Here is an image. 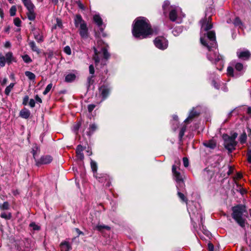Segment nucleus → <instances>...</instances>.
Returning <instances> with one entry per match:
<instances>
[{
    "instance_id": "obj_1",
    "label": "nucleus",
    "mask_w": 251,
    "mask_h": 251,
    "mask_svg": "<svg viewBox=\"0 0 251 251\" xmlns=\"http://www.w3.org/2000/svg\"><path fill=\"white\" fill-rule=\"evenodd\" d=\"M201 25L200 41L201 44L208 50L207 57L212 63L223 62L222 56L218 54L217 43L216 40L215 33L209 31L212 28L210 17H205L200 21Z\"/></svg>"
},
{
    "instance_id": "obj_2",
    "label": "nucleus",
    "mask_w": 251,
    "mask_h": 251,
    "mask_svg": "<svg viewBox=\"0 0 251 251\" xmlns=\"http://www.w3.org/2000/svg\"><path fill=\"white\" fill-rule=\"evenodd\" d=\"M132 32L134 37L139 39L146 38L150 35L157 33L151 28L149 20L142 17L135 20Z\"/></svg>"
},
{
    "instance_id": "obj_3",
    "label": "nucleus",
    "mask_w": 251,
    "mask_h": 251,
    "mask_svg": "<svg viewBox=\"0 0 251 251\" xmlns=\"http://www.w3.org/2000/svg\"><path fill=\"white\" fill-rule=\"evenodd\" d=\"M95 54L93 57L96 66L99 63L105 65L106 60L109 58L110 54L107 51V46L102 41L99 40L97 41V46L94 47Z\"/></svg>"
},
{
    "instance_id": "obj_4",
    "label": "nucleus",
    "mask_w": 251,
    "mask_h": 251,
    "mask_svg": "<svg viewBox=\"0 0 251 251\" xmlns=\"http://www.w3.org/2000/svg\"><path fill=\"white\" fill-rule=\"evenodd\" d=\"M232 211L233 218L239 225L241 227H244L247 217V212L245 207L243 205L234 206L232 208Z\"/></svg>"
},
{
    "instance_id": "obj_5",
    "label": "nucleus",
    "mask_w": 251,
    "mask_h": 251,
    "mask_svg": "<svg viewBox=\"0 0 251 251\" xmlns=\"http://www.w3.org/2000/svg\"><path fill=\"white\" fill-rule=\"evenodd\" d=\"M187 210L192 221H193L195 217L200 218L201 219V223L202 224L203 220L204 218V217L203 216V212L200 208L199 203L191 202L188 204Z\"/></svg>"
},
{
    "instance_id": "obj_6",
    "label": "nucleus",
    "mask_w": 251,
    "mask_h": 251,
    "mask_svg": "<svg viewBox=\"0 0 251 251\" xmlns=\"http://www.w3.org/2000/svg\"><path fill=\"white\" fill-rule=\"evenodd\" d=\"M237 135V133L234 132L231 134V136L227 134H224L223 136V138L224 140V146L229 152H231L235 149L237 145V142L235 141V139Z\"/></svg>"
},
{
    "instance_id": "obj_7",
    "label": "nucleus",
    "mask_w": 251,
    "mask_h": 251,
    "mask_svg": "<svg viewBox=\"0 0 251 251\" xmlns=\"http://www.w3.org/2000/svg\"><path fill=\"white\" fill-rule=\"evenodd\" d=\"M184 15L182 13L181 9L178 7H171L169 13V18L172 22L180 23Z\"/></svg>"
},
{
    "instance_id": "obj_8",
    "label": "nucleus",
    "mask_w": 251,
    "mask_h": 251,
    "mask_svg": "<svg viewBox=\"0 0 251 251\" xmlns=\"http://www.w3.org/2000/svg\"><path fill=\"white\" fill-rule=\"evenodd\" d=\"M91 167L94 174V176L101 183H103L104 181H106L108 179V176L105 174L99 175L97 173V164L91 159Z\"/></svg>"
},
{
    "instance_id": "obj_9",
    "label": "nucleus",
    "mask_w": 251,
    "mask_h": 251,
    "mask_svg": "<svg viewBox=\"0 0 251 251\" xmlns=\"http://www.w3.org/2000/svg\"><path fill=\"white\" fill-rule=\"evenodd\" d=\"M172 172L174 179L177 183V188L179 189V187H183L184 185L183 178L180 173L176 171V167L175 165H173L172 167Z\"/></svg>"
},
{
    "instance_id": "obj_10",
    "label": "nucleus",
    "mask_w": 251,
    "mask_h": 251,
    "mask_svg": "<svg viewBox=\"0 0 251 251\" xmlns=\"http://www.w3.org/2000/svg\"><path fill=\"white\" fill-rule=\"evenodd\" d=\"M154 44L156 48L164 50L168 47V41L163 37H157L154 40Z\"/></svg>"
},
{
    "instance_id": "obj_11",
    "label": "nucleus",
    "mask_w": 251,
    "mask_h": 251,
    "mask_svg": "<svg viewBox=\"0 0 251 251\" xmlns=\"http://www.w3.org/2000/svg\"><path fill=\"white\" fill-rule=\"evenodd\" d=\"M93 20L98 27L100 28V29L101 32V35L103 37H105L106 35L103 32V30L105 26L103 24L102 19L100 16L98 14L95 15L93 17Z\"/></svg>"
},
{
    "instance_id": "obj_12",
    "label": "nucleus",
    "mask_w": 251,
    "mask_h": 251,
    "mask_svg": "<svg viewBox=\"0 0 251 251\" xmlns=\"http://www.w3.org/2000/svg\"><path fill=\"white\" fill-rule=\"evenodd\" d=\"M111 88L107 85H102L99 88V91L102 99L104 100L109 95Z\"/></svg>"
},
{
    "instance_id": "obj_13",
    "label": "nucleus",
    "mask_w": 251,
    "mask_h": 251,
    "mask_svg": "<svg viewBox=\"0 0 251 251\" xmlns=\"http://www.w3.org/2000/svg\"><path fill=\"white\" fill-rule=\"evenodd\" d=\"M237 56L243 60H248L251 56L250 51L247 50H238L237 51Z\"/></svg>"
},
{
    "instance_id": "obj_14",
    "label": "nucleus",
    "mask_w": 251,
    "mask_h": 251,
    "mask_svg": "<svg viewBox=\"0 0 251 251\" xmlns=\"http://www.w3.org/2000/svg\"><path fill=\"white\" fill-rule=\"evenodd\" d=\"M52 160L50 155H44L42 156L39 160L36 161V164L39 165L41 164H47L50 163Z\"/></svg>"
},
{
    "instance_id": "obj_15",
    "label": "nucleus",
    "mask_w": 251,
    "mask_h": 251,
    "mask_svg": "<svg viewBox=\"0 0 251 251\" xmlns=\"http://www.w3.org/2000/svg\"><path fill=\"white\" fill-rule=\"evenodd\" d=\"M79 32L80 36L83 38L86 39L88 36V31L86 24L84 25H81L79 27Z\"/></svg>"
},
{
    "instance_id": "obj_16",
    "label": "nucleus",
    "mask_w": 251,
    "mask_h": 251,
    "mask_svg": "<svg viewBox=\"0 0 251 251\" xmlns=\"http://www.w3.org/2000/svg\"><path fill=\"white\" fill-rule=\"evenodd\" d=\"M86 23L82 19L80 15H77L75 18V25L76 27H80L81 25H84Z\"/></svg>"
},
{
    "instance_id": "obj_17",
    "label": "nucleus",
    "mask_w": 251,
    "mask_h": 251,
    "mask_svg": "<svg viewBox=\"0 0 251 251\" xmlns=\"http://www.w3.org/2000/svg\"><path fill=\"white\" fill-rule=\"evenodd\" d=\"M22 1L27 10L35 8V6L31 0H22Z\"/></svg>"
},
{
    "instance_id": "obj_18",
    "label": "nucleus",
    "mask_w": 251,
    "mask_h": 251,
    "mask_svg": "<svg viewBox=\"0 0 251 251\" xmlns=\"http://www.w3.org/2000/svg\"><path fill=\"white\" fill-rule=\"evenodd\" d=\"M199 114V112H197L194 108L190 112L189 116L187 119H186L184 121V122H188L191 120L195 116L198 115Z\"/></svg>"
},
{
    "instance_id": "obj_19",
    "label": "nucleus",
    "mask_w": 251,
    "mask_h": 251,
    "mask_svg": "<svg viewBox=\"0 0 251 251\" xmlns=\"http://www.w3.org/2000/svg\"><path fill=\"white\" fill-rule=\"evenodd\" d=\"M61 251H70L71 250V247L67 242L62 243L60 245Z\"/></svg>"
},
{
    "instance_id": "obj_20",
    "label": "nucleus",
    "mask_w": 251,
    "mask_h": 251,
    "mask_svg": "<svg viewBox=\"0 0 251 251\" xmlns=\"http://www.w3.org/2000/svg\"><path fill=\"white\" fill-rule=\"evenodd\" d=\"M5 59L8 64L11 63L12 61H15L13 57V53L11 52H8L5 54Z\"/></svg>"
},
{
    "instance_id": "obj_21",
    "label": "nucleus",
    "mask_w": 251,
    "mask_h": 251,
    "mask_svg": "<svg viewBox=\"0 0 251 251\" xmlns=\"http://www.w3.org/2000/svg\"><path fill=\"white\" fill-rule=\"evenodd\" d=\"M30 111L27 109H24L20 112V116L24 119H27L30 116Z\"/></svg>"
},
{
    "instance_id": "obj_22",
    "label": "nucleus",
    "mask_w": 251,
    "mask_h": 251,
    "mask_svg": "<svg viewBox=\"0 0 251 251\" xmlns=\"http://www.w3.org/2000/svg\"><path fill=\"white\" fill-rule=\"evenodd\" d=\"M28 44L32 51L36 52L37 54H39L40 53V50L36 46V44L34 41H29Z\"/></svg>"
},
{
    "instance_id": "obj_23",
    "label": "nucleus",
    "mask_w": 251,
    "mask_h": 251,
    "mask_svg": "<svg viewBox=\"0 0 251 251\" xmlns=\"http://www.w3.org/2000/svg\"><path fill=\"white\" fill-rule=\"evenodd\" d=\"M204 146L211 149H213L216 147V142L214 140H210L203 143Z\"/></svg>"
},
{
    "instance_id": "obj_24",
    "label": "nucleus",
    "mask_w": 251,
    "mask_h": 251,
    "mask_svg": "<svg viewBox=\"0 0 251 251\" xmlns=\"http://www.w3.org/2000/svg\"><path fill=\"white\" fill-rule=\"evenodd\" d=\"M76 75L74 74H69L65 76V81L67 82H71L75 80Z\"/></svg>"
},
{
    "instance_id": "obj_25",
    "label": "nucleus",
    "mask_w": 251,
    "mask_h": 251,
    "mask_svg": "<svg viewBox=\"0 0 251 251\" xmlns=\"http://www.w3.org/2000/svg\"><path fill=\"white\" fill-rule=\"evenodd\" d=\"M182 31V27L179 26L176 27L172 30V33L175 36L179 35Z\"/></svg>"
},
{
    "instance_id": "obj_26",
    "label": "nucleus",
    "mask_w": 251,
    "mask_h": 251,
    "mask_svg": "<svg viewBox=\"0 0 251 251\" xmlns=\"http://www.w3.org/2000/svg\"><path fill=\"white\" fill-rule=\"evenodd\" d=\"M28 19L30 21H33L35 19V14L34 12V9L28 10L27 13Z\"/></svg>"
},
{
    "instance_id": "obj_27",
    "label": "nucleus",
    "mask_w": 251,
    "mask_h": 251,
    "mask_svg": "<svg viewBox=\"0 0 251 251\" xmlns=\"http://www.w3.org/2000/svg\"><path fill=\"white\" fill-rule=\"evenodd\" d=\"M34 36L35 39L38 43H41L43 41V36L42 34H40L39 32L34 33Z\"/></svg>"
},
{
    "instance_id": "obj_28",
    "label": "nucleus",
    "mask_w": 251,
    "mask_h": 251,
    "mask_svg": "<svg viewBox=\"0 0 251 251\" xmlns=\"http://www.w3.org/2000/svg\"><path fill=\"white\" fill-rule=\"evenodd\" d=\"M14 85V83H11L8 86L6 87L4 91V93L6 95L8 96L9 95Z\"/></svg>"
},
{
    "instance_id": "obj_29",
    "label": "nucleus",
    "mask_w": 251,
    "mask_h": 251,
    "mask_svg": "<svg viewBox=\"0 0 251 251\" xmlns=\"http://www.w3.org/2000/svg\"><path fill=\"white\" fill-rule=\"evenodd\" d=\"M97 129V126L96 124H93L90 125L88 134L91 135Z\"/></svg>"
},
{
    "instance_id": "obj_30",
    "label": "nucleus",
    "mask_w": 251,
    "mask_h": 251,
    "mask_svg": "<svg viewBox=\"0 0 251 251\" xmlns=\"http://www.w3.org/2000/svg\"><path fill=\"white\" fill-rule=\"evenodd\" d=\"M95 229L99 231H101L103 229L109 230L110 228L108 226L99 224L95 227Z\"/></svg>"
},
{
    "instance_id": "obj_31",
    "label": "nucleus",
    "mask_w": 251,
    "mask_h": 251,
    "mask_svg": "<svg viewBox=\"0 0 251 251\" xmlns=\"http://www.w3.org/2000/svg\"><path fill=\"white\" fill-rule=\"evenodd\" d=\"M89 73L90 74L92 75L91 76L88 77V80L89 82L90 83L92 78L94 76L93 75L94 74V73H95V69H94V67L93 66V65H90L89 66Z\"/></svg>"
},
{
    "instance_id": "obj_32",
    "label": "nucleus",
    "mask_w": 251,
    "mask_h": 251,
    "mask_svg": "<svg viewBox=\"0 0 251 251\" xmlns=\"http://www.w3.org/2000/svg\"><path fill=\"white\" fill-rule=\"evenodd\" d=\"M247 138V134L245 132H243L239 137V141L241 144H244L246 142Z\"/></svg>"
},
{
    "instance_id": "obj_33",
    "label": "nucleus",
    "mask_w": 251,
    "mask_h": 251,
    "mask_svg": "<svg viewBox=\"0 0 251 251\" xmlns=\"http://www.w3.org/2000/svg\"><path fill=\"white\" fill-rule=\"evenodd\" d=\"M234 67L236 71L238 72H242L244 70L243 65L240 63H236L234 65Z\"/></svg>"
},
{
    "instance_id": "obj_34",
    "label": "nucleus",
    "mask_w": 251,
    "mask_h": 251,
    "mask_svg": "<svg viewBox=\"0 0 251 251\" xmlns=\"http://www.w3.org/2000/svg\"><path fill=\"white\" fill-rule=\"evenodd\" d=\"M25 75L30 79L34 80L35 78V75L32 72L29 71H26Z\"/></svg>"
},
{
    "instance_id": "obj_35",
    "label": "nucleus",
    "mask_w": 251,
    "mask_h": 251,
    "mask_svg": "<svg viewBox=\"0 0 251 251\" xmlns=\"http://www.w3.org/2000/svg\"><path fill=\"white\" fill-rule=\"evenodd\" d=\"M173 125H176V126H173V129L174 130H176L177 127V121H178V116L176 115H174L173 116Z\"/></svg>"
},
{
    "instance_id": "obj_36",
    "label": "nucleus",
    "mask_w": 251,
    "mask_h": 251,
    "mask_svg": "<svg viewBox=\"0 0 251 251\" xmlns=\"http://www.w3.org/2000/svg\"><path fill=\"white\" fill-rule=\"evenodd\" d=\"M233 72H234V71H233V69L232 67H228L227 68V73L228 75L237 77V75H234Z\"/></svg>"
},
{
    "instance_id": "obj_37",
    "label": "nucleus",
    "mask_w": 251,
    "mask_h": 251,
    "mask_svg": "<svg viewBox=\"0 0 251 251\" xmlns=\"http://www.w3.org/2000/svg\"><path fill=\"white\" fill-rule=\"evenodd\" d=\"M22 58L24 62L26 63H30L32 61L31 58L27 54L22 56Z\"/></svg>"
},
{
    "instance_id": "obj_38",
    "label": "nucleus",
    "mask_w": 251,
    "mask_h": 251,
    "mask_svg": "<svg viewBox=\"0 0 251 251\" xmlns=\"http://www.w3.org/2000/svg\"><path fill=\"white\" fill-rule=\"evenodd\" d=\"M6 62L5 56L0 55V66L3 67L5 66Z\"/></svg>"
},
{
    "instance_id": "obj_39",
    "label": "nucleus",
    "mask_w": 251,
    "mask_h": 251,
    "mask_svg": "<svg viewBox=\"0 0 251 251\" xmlns=\"http://www.w3.org/2000/svg\"><path fill=\"white\" fill-rule=\"evenodd\" d=\"M0 217L5 219H10L11 217V215L10 213H6L5 212H3L1 213Z\"/></svg>"
},
{
    "instance_id": "obj_40",
    "label": "nucleus",
    "mask_w": 251,
    "mask_h": 251,
    "mask_svg": "<svg viewBox=\"0 0 251 251\" xmlns=\"http://www.w3.org/2000/svg\"><path fill=\"white\" fill-rule=\"evenodd\" d=\"M17 8L16 6H12L10 9V14L11 16H14L16 14Z\"/></svg>"
},
{
    "instance_id": "obj_41",
    "label": "nucleus",
    "mask_w": 251,
    "mask_h": 251,
    "mask_svg": "<svg viewBox=\"0 0 251 251\" xmlns=\"http://www.w3.org/2000/svg\"><path fill=\"white\" fill-rule=\"evenodd\" d=\"M52 86V84L51 83L48 84L47 85V86L46 87L45 90L43 92V94L44 95H47L49 92V91L51 90Z\"/></svg>"
},
{
    "instance_id": "obj_42",
    "label": "nucleus",
    "mask_w": 251,
    "mask_h": 251,
    "mask_svg": "<svg viewBox=\"0 0 251 251\" xmlns=\"http://www.w3.org/2000/svg\"><path fill=\"white\" fill-rule=\"evenodd\" d=\"M177 195H178V196L179 197V198L182 201L186 202H187V200L186 198L185 197V196L184 195V194H183L182 193L178 191Z\"/></svg>"
},
{
    "instance_id": "obj_43",
    "label": "nucleus",
    "mask_w": 251,
    "mask_h": 251,
    "mask_svg": "<svg viewBox=\"0 0 251 251\" xmlns=\"http://www.w3.org/2000/svg\"><path fill=\"white\" fill-rule=\"evenodd\" d=\"M38 147L37 145H35L32 148V153L34 158L35 159V155L37 152L38 151Z\"/></svg>"
},
{
    "instance_id": "obj_44",
    "label": "nucleus",
    "mask_w": 251,
    "mask_h": 251,
    "mask_svg": "<svg viewBox=\"0 0 251 251\" xmlns=\"http://www.w3.org/2000/svg\"><path fill=\"white\" fill-rule=\"evenodd\" d=\"M186 126H183L179 132V137L180 139L183 137V136L184 135V133L186 131Z\"/></svg>"
},
{
    "instance_id": "obj_45",
    "label": "nucleus",
    "mask_w": 251,
    "mask_h": 251,
    "mask_svg": "<svg viewBox=\"0 0 251 251\" xmlns=\"http://www.w3.org/2000/svg\"><path fill=\"white\" fill-rule=\"evenodd\" d=\"M64 51L68 55L71 54V53H72L71 49L69 46H67L64 48Z\"/></svg>"
},
{
    "instance_id": "obj_46",
    "label": "nucleus",
    "mask_w": 251,
    "mask_h": 251,
    "mask_svg": "<svg viewBox=\"0 0 251 251\" xmlns=\"http://www.w3.org/2000/svg\"><path fill=\"white\" fill-rule=\"evenodd\" d=\"M14 23L17 26H20L21 24V21L19 18H16L14 20Z\"/></svg>"
},
{
    "instance_id": "obj_47",
    "label": "nucleus",
    "mask_w": 251,
    "mask_h": 251,
    "mask_svg": "<svg viewBox=\"0 0 251 251\" xmlns=\"http://www.w3.org/2000/svg\"><path fill=\"white\" fill-rule=\"evenodd\" d=\"M0 207L2 209H8L9 208V203L5 201L3 204L0 205Z\"/></svg>"
},
{
    "instance_id": "obj_48",
    "label": "nucleus",
    "mask_w": 251,
    "mask_h": 251,
    "mask_svg": "<svg viewBox=\"0 0 251 251\" xmlns=\"http://www.w3.org/2000/svg\"><path fill=\"white\" fill-rule=\"evenodd\" d=\"M234 25L235 26H240L242 25V23L239 18H236L234 21Z\"/></svg>"
},
{
    "instance_id": "obj_49",
    "label": "nucleus",
    "mask_w": 251,
    "mask_h": 251,
    "mask_svg": "<svg viewBox=\"0 0 251 251\" xmlns=\"http://www.w3.org/2000/svg\"><path fill=\"white\" fill-rule=\"evenodd\" d=\"M29 226L33 228V230H39L40 229L39 226L36 225L34 223H31L30 224Z\"/></svg>"
},
{
    "instance_id": "obj_50",
    "label": "nucleus",
    "mask_w": 251,
    "mask_h": 251,
    "mask_svg": "<svg viewBox=\"0 0 251 251\" xmlns=\"http://www.w3.org/2000/svg\"><path fill=\"white\" fill-rule=\"evenodd\" d=\"M212 85L217 89H220L221 83H218L215 80L212 81Z\"/></svg>"
},
{
    "instance_id": "obj_51",
    "label": "nucleus",
    "mask_w": 251,
    "mask_h": 251,
    "mask_svg": "<svg viewBox=\"0 0 251 251\" xmlns=\"http://www.w3.org/2000/svg\"><path fill=\"white\" fill-rule=\"evenodd\" d=\"M183 165L185 167H187L189 166V163L187 158L184 157L183 158Z\"/></svg>"
},
{
    "instance_id": "obj_52",
    "label": "nucleus",
    "mask_w": 251,
    "mask_h": 251,
    "mask_svg": "<svg viewBox=\"0 0 251 251\" xmlns=\"http://www.w3.org/2000/svg\"><path fill=\"white\" fill-rule=\"evenodd\" d=\"M77 157L78 159L82 160L84 158V155L82 152H76Z\"/></svg>"
},
{
    "instance_id": "obj_53",
    "label": "nucleus",
    "mask_w": 251,
    "mask_h": 251,
    "mask_svg": "<svg viewBox=\"0 0 251 251\" xmlns=\"http://www.w3.org/2000/svg\"><path fill=\"white\" fill-rule=\"evenodd\" d=\"M170 5V2L168 0H166L164 1V4L163 5V8L164 10V12H165V10H166L167 7L169 6Z\"/></svg>"
},
{
    "instance_id": "obj_54",
    "label": "nucleus",
    "mask_w": 251,
    "mask_h": 251,
    "mask_svg": "<svg viewBox=\"0 0 251 251\" xmlns=\"http://www.w3.org/2000/svg\"><path fill=\"white\" fill-rule=\"evenodd\" d=\"M96 105L94 104H91L88 106V110L89 112H91L95 108Z\"/></svg>"
},
{
    "instance_id": "obj_55",
    "label": "nucleus",
    "mask_w": 251,
    "mask_h": 251,
    "mask_svg": "<svg viewBox=\"0 0 251 251\" xmlns=\"http://www.w3.org/2000/svg\"><path fill=\"white\" fill-rule=\"evenodd\" d=\"M248 161L251 163V150H249L247 152Z\"/></svg>"
},
{
    "instance_id": "obj_56",
    "label": "nucleus",
    "mask_w": 251,
    "mask_h": 251,
    "mask_svg": "<svg viewBox=\"0 0 251 251\" xmlns=\"http://www.w3.org/2000/svg\"><path fill=\"white\" fill-rule=\"evenodd\" d=\"M208 249L209 251H214V246L211 243L208 244Z\"/></svg>"
},
{
    "instance_id": "obj_57",
    "label": "nucleus",
    "mask_w": 251,
    "mask_h": 251,
    "mask_svg": "<svg viewBox=\"0 0 251 251\" xmlns=\"http://www.w3.org/2000/svg\"><path fill=\"white\" fill-rule=\"evenodd\" d=\"M29 104L31 107H34L35 105V100L33 99H30L29 100Z\"/></svg>"
},
{
    "instance_id": "obj_58",
    "label": "nucleus",
    "mask_w": 251,
    "mask_h": 251,
    "mask_svg": "<svg viewBox=\"0 0 251 251\" xmlns=\"http://www.w3.org/2000/svg\"><path fill=\"white\" fill-rule=\"evenodd\" d=\"M83 150V147L81 145H78L76 149V152H82Z\"/></svg>"
},
{
    "instance_id": "obj_59",
    "label": "nucleus",
    "mask_w": 251,
    "mask_h": 251,
    "mask_svg": "<svg viewBox=\"0 0 251 251\" xmlns=\"http://www.w3.org/2000/svg\"><path fill=\"white\" fill-rule=\"evenodd\" d=\"M7 82V79L6 78H4L2 80H1L0 81V84L1 85L3 86L5 84H6Z\"/></svg>"
},
{
    "instance_id": "obj_60",
    "label": "nucleus",
    "mask_w": 251,
    "mask_h": 251,
    "mask_svg": "<svg viewBox=\"0 0 251 251\" xmlns=\"http://www.w3.org/2000/svg\"><path fill=\"white\" fill-rule=\"evenodd\" d=\"M35 99L36 101L37 102L42 103V100L41 99L38 95L35 96Z\"/></svg>"
},
{
    "instance_id": "obj_61",
    "label": "nucleus",
    "mask_w": 251,
    "mask_h": 251,
    "mask_svg": "<svg viewBox=\"0 0 251 251\" xmlns=\"http://www.w3.org/2000/svg\"><path fill=\"white\" fill-rule=\"evenodd\" d=\"M75 231L76 232V233L78 234V236L80 235H83L84 233L81 231L78 228H75Z\"/></svg>"
},
{
    "instance_id": "obj_62",
    "label": "nucleus",
    "mask_w": 251,
    "mask_h": 251,
    "mask_svg": "<svg viewBox=\"0 0 251 251\" xmlns=\"http://www.w3.org/2000/svg\"><path fill=\"white\" fill-rule=\"evenodd\" d=\"M4 47L5 48H10L11 47V43L9 41H6L4 44Z\"/></svg>"
},
{
    "instance_id": "obj_63",
    "label": "nucleus",
    "mask_w": 251,
    "mask_h": 251,
    "mask_svg": "<svg viewBox=\"0 0 251 251\" xmlns=\"http://www.w3.org/2000/svg\"><path fill=\"white\" fill-rule=\"evenodd\" d=\"M28 100V97L27 96L25 97L24 99L23 104L24 105H26V102Z\"/></svg>"
},
{
    "instance_id": "obj_64",
    "label": "nucleus",
    "mask_w": 251,
    "mask_h": 251,
    "mask_svg": "<svg viewBox=\"0 0 251 251\" xmlns=\"http://www.w3.org/2000/svg\"><path fill=\"white\" fill-rule=\"evenodd\" d=\"M247 113L249 115L251 116V107H249L248 108Z\"/></svg>"
}]
</instances>
